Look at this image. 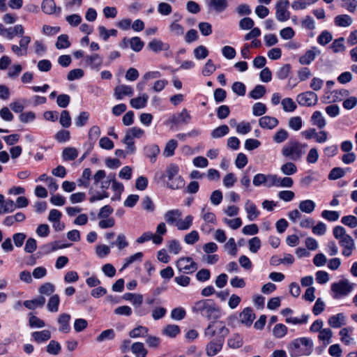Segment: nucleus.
<instances>
[{
	"label": "nucleus",
	"mask_w": 357,
	"mask_h": 357,
	"mask_svg": "<svg viewBox=\"0 0 357 357\" xmlns=\"http://www.w3.org/2000/svg\"><path fill=\"white\" fill-rule=\"evenodd\" d=\"M144 132L142 129L133 127L127 130L126 135L123 139V142L126 145L127 152L133 153L135 151V138H140Z\"/></svg>",
	"instance_id": "obj_8"
},
{
	"label": "nucleus",
	"mask_w": 357,
	"mask_h": 357,
	"mask_svg": "<svg viewBox=\"0 0 357 357\" xmlns=\"http://www.w3.org/2000/svg\"><path fill=\"white\" fill-rule=\"evenodd\" d=\"M210 13H220L228 7L227 0H209L207 3Z\"/></svg>",
	"instance_id": "obj_18"
},
{
	"label": "nucleus",
	"mask_w": 357,
	"mask_h": 357,
	"mask_svg": "<svg viewBox=\"0 0 357 357\" xmlns=\"http://www.w3.org/2000/svg\"><path fill=\"white\" fill-rule=\"evenodd\" d=\"M311 122L312 125L317 126L320 129L323 128L326 124L322 113L319 111L313 112L311 116Z\"/></svg>",
	"instance_id": "obj_31"
},
{
	"label": "nucleus",
	"mask_w": 357,
	"mask_h": 357,
	"mask_svg": "<svg viewBox=\"0 0 357 357\" xmlns=\"http://www.w3.org/2000/svg\"><path fill=\"white\" fill-rule=\"evenodd\" d=\"M224 342L225 340L222 337L211 339L205 347L206 355L208 357L215 356L222 351Z\"/></svg>",
	"instance_id": "obj_10"
},
{
	"label": "nucleus",
	"mask_w": 357,
	"mask_h": 357,
	"mask_svg": "<svg viewBox=\"0 0 357 357\" xmlns=\"http://www.w3.org/2000/svg\"><path fill=\"white\" fill-rule=\"evenodd\" d=\"M170 33L176 36H181L184 33V29L183 26L177 22L176 20L173 22L169 26Z\"/></svg>",
	"instance_id": "obj_52"
},
{
	"label": "nucleus",
	"mask_w": 357,
	"mask_h": 357,
	"mask_svg": "<svg viewBox=\"0 0 357 357\" xmlns=\"http://www.w3.org/2000/svg\"><path fill=\"white\" fill-rule=\"evenodd\" d=\"M267 108L262 102H256L252 106V114L254 116H259L266 112Z\"/></svg>",
	"instance_id": "obj_58"
},
{
	"label": "nucleus",
	"mask_w": 357,
	"mask_h": 357,
	"mask_svg": "<svg viewBox=\"0 0 357 357\" xmlns=\"http://www.w3.org/2000/svg\"><path fill=\"white\" fill-rule=\"evenodd\" d=\"M289 2L288 0H280L276 6L275 17L278 21L284 22L289 19L290 13L288 10Z\"/></svg>",
	"instance_id": "obj_12"
},
{
	"label": "nucleus",
	"mask_w": 357,
	"mask_h": 357,
	"mask_svg": "<svg viewBox=\"0 0 357 357\" xmlns=\"http://www.w3.org/2000/svg\"><path fill=\"white\" fill-rule=\"evenodd\" d=\"M281 172L284 175H292L297 172L296 166L291 162H287L282 165L280 167Z\"/></svg>",
	"instance_id": "obj_47"
},
{
	"label": "nucleus",
	"mask_w": 357,
	"mask_h": 357,
	"mask_svg": "<svg viewBox=\"0 0 357 357\" xmlns=\"http://www.w3.org/2000/svg\"><path fill=\"white\" fill-rule=\"evenodd\" d=\"M303 125L302 119L300 116H293L289 119L288 126L294 130H299Z\"/></svg>",
	"instance_id": "obj_51"
},
{
	"label": "nucleus",
	"mask_w": 357,
	"mask_h": 357,
	"mask_svg": "<svg viewBox=\"0 0 357 357\" xmlns=\"http://www.w3.org/2000/svg\"><path fill=\"white\" fill-rule=\"evenodd\" d=\"M179 167L176 164H170L167 167L166 169V176L168 178L169 182L168 185L172 189H178L182 185H183V181L181 178V177H178L176 179V183L172 180L175 176H176L178 173Z\"/></svg>",
	"instance_id": "obj_9"
},
{
	"label": "nucleus",
	"mask_w": 357,
	"mask_h": 357,
	"mask_svg": "<svg viewBox=\"0 0 357 357\" xmlns=\"http://www.w3.org/2000/svg\"><path fill=\"white\" fill-rule=\"evenodd\" d=\"M178 146L175 139H171L167 142L163 151V155L165 157H171L174 155V151Z\"/></svg>",
	"instance_id": "obj_40"
},
{
	"label": "nucleus",
	"mask_w": 357,
	"mask_h": 357,
	"mask_svg": "<svg viewBox=\"0 0 357 357\" xmlns=\"http://www.w3.org/2000/svg\"><path fill=\"white\" fill-rule=\"evenodd\" d=\"M131 350L136 357H146L147 354V351L145 349L144 346L142 342H135L132 344Z\"/></svg>",
	"instance_id": "obj_37"
},
{
	"label": "nucleus",
	"mask_w": 357,
	"mask_h": 357,
	"mask_svg": "<svg viewBox=\"0 0 357 357\" xmlns=\"http://www.w3.org/2000/svg\"><path fill=\"white\" fill-rule=\"evenodd\" d=\"M24 31L21 24H17L13 27L6 29L3 24H0V35L5 36L8 40H12L15 36H22Z\"/></svg>",
	"instance_id": "obj_16"
},
{
	"label": "nucleus",
	"mask_w": 357,
	"mask_h": 357,
	"mask_svg": "<svg viewBox=\"0 0 357 357\" xmlns=\"http://www.w3.org/2000/svg\"><path fill=\"white\" fill-rule=\"evenodd\" d=\"M335 23L338 26L347 27L349 26L352 22V18L348 15H339L335 17Z\"/></svg>",
	"instance_id": "obj_33"
},
{
	"label": "nucleus",
	"mask_w": 357,
	"mask_h": 357,
	"mask_svg": "<svg viewBox=\"0 0 357 357\" xmlns=\"http://www.w3.org/2000/svg\"><path fill=\"white\" fill-rule=\"evenodd\" d=\"M225 249L232 256H235L237 254V247L234 238H230L225 244Z\"/></svg>",
	"instance_id": "obj_59"
},
{
	"label": "nucleus",
	"mask_w": 357,
	"mask_h": 357,
	"mask_svg": "<svg viewBox=\"0 0 357 357\" xmlns=\"http://www.w3.org/2000/svg\"><path fill=\"white\" fill-rule=\"evenodd\" d=\"M31 336L35 342L41 343L51 338V333L48 330H43L32 333Z\"/></svg>",
	"instance_id": "obj_30"
},
{
	"label": "nucleus",
	"mask_w": 357,
	"mask_h": 357,
	"mask_svg": "<svg viewBox=\"0 0 357 357\" xmlns=\"http://www.w3.org/2000/svg\"><path fill=\"white\" fill-rule=\"evenodd\" d=\"M112 178V176L107 177L105 172L102 169L98 170L93 176L94 184L98 185L102 190L107 189L109 187Z\"/></svg>",
	"instance_id": "obj_14"
},
{
	"label": "nucleus",
	"mask_w": 357,
	"mask_h": 357,
	"mask_svg": "<svg viewBox=\"0 0 357 357\" xmlns=\"http://www.w3.org/2000/svg\"><path fill=\"white\" fill-rule=\"evenodd\" d=\"M133 90L132 87L127 85H120L115 88L114 96L117 100H121L124 96H132Z\"/></svg>",
	"instance_id": "obj_27"
},
{
	"label": "nucleus",
	"mask_w": 357,
	"mask_h": 357,
	"mask_svg": "<svg viewBox=\"0 0 357 357\" xmlns=\"http://www.w3.org/2000/svg\"><path fill=\"white\" fill-rule=\"evenodd\" d=\"M146 155L150 158L151 162H154L157 155L160 153V149L157 145H151L145 148Z\"/></svg>",
	"instance_id": "obj_42"
},
{
	"label": "nucleus",
	"mask_w": 357,
	"mask_h": 357,
	"mask_svg": "<svg viewBox=\"0 0 357 357\" xmlns=\"http://www.w3.org/2000/svg\"><path fill=\"white\" fill-rule=\"evenodd\" d=\"M351 329L349 328H343L339 332L340 340L345 344H349L353 342V338L351 337L350 333Z\"/></svg>",
	"instance_id": "obj_46"
},
{
	"label": "nucleus",
	"mask_w": 357,
	"mask_h": 357,
	"mask_svg": "<svg viewBox=\"0 0 357 357\" xmlns=\"http://www.w3.org/2000/svg\"><path fill=\"white\" fill-rule=\"evenodd\" d=\"M287 332V328L282 324H276L273 330V333L275 337L281 338L284 337Z\"/></svg>",
	"instance_id": "obj_57"
},
{
	"label": "nucleus",
	"mask_w": 357,
	"mask_h": 357,
	"mask_svg": "<svg viewBox=\"0 0 357 357\" xmlns=\"http://www.w3.org/2000/svg\"><path fill=\"white\" fill-rule=\"evenodd\" d=\"M282 109L286 112H292L296 109V105L291 98H285L281 101Z\"/></svg>",
	"instance_id": "obj_44"
},
{
	"label": "nucleus",
	"mask_w": 357,
	"mask_h": 357,
	"mask_svg": "<svg viewBox=\"0 0 357 357\" xmlns=\"http://www.w3.org/2000/svg\"><path fill=\"white\" fill-rule=\"evenodd\" d=\"M291 357L309 356L313 351V342L307 337H299L294 340L288 346Z\"/></svg>",
	"instance_id": "obj_3"
},
{
	"label": "nucleus",
	"mask_w": 357,
	"mask_h": 357,
	"mask_svg": "<svg viewBox=\"0 0 357 357\" xmlns=\"http://www.w3.org/2000/svg\"><path fill=\"white\" fill-rule=\"evenodd\" d=\"M143 257V253L139 252H137L135 255L130 256L124 259V264L123 265V267L121 269H124L127 268L130 264L134 263L136 261H141L142 258Z\"/></svg>",
	"instance_id": "obj_60"
},
{
	"label": "nucleus",
	"mask_w": 357,
	"mask_h": 357,
	"mask_svg": "<svg viewBox=\"0 0 357 357\" xmlns=\"http://www.w3.org/2000/svg\"><path fill=\"white\" fill-rule=\"evenodd\" d=\"M306 145L297 141H289L282 149V154L284 157L291 160H299L305 153Z\"/></svg>",
	"instance_id": "obj_6"
},
{
	"label": "nucleus",
	"mask_w": 357,
	"mask_h": 357,
	"mask_svg": "<svg viewBox=\"0 0 357 357\" xmlns=\"http://www.w3.org/2000/svg\"><path fill=\"white\" fill-rule=\"evenodd\" d=\"M199 240V235L197 231L192 230L184 236V242L188 245H193Z\"/></svg>",
	"instance_id": "obj_48"
},
{
	"label": "nucleus",
	"mask_w": 357,
	"mask_h": 357,
	"mask_svg": "<svg viewBox=\"0 0 357 357\" xmlns=\"http://www.w3.org/2000/svg\"><path fill=\"white\" fill-rule=\"evenodd\" d=\"M149 96L147 94L144 93L139 97L132 98L130 101V104L132 107L135 109L144 108L147 103Z\"/></svg>",
	"instance_id": "obj_29"
},
{
	"label": "nucleus",
	"mask_w": 357,
	"mask_h": 357,
	"mask_svg": "<svg viewBox=\"0 0 357 357\" xmlns=\"http://www.w3.org/2000/svg\"><path fill=\"white\" fill-rule=\"evenodd\" d=\"M61 344L55 340H51L46 347V351L50 355L56 356L61 352Z\"/></svg>",
	"instance_id": "obj_39"
},
{
	"label": "nucleus",
	"mask_w": 357,
	"mask_h": 357,
	"mask_svg": "<svg viewBox=\"0 0 357 357\" xmlns=\"http://www.w3.org/2000/svg\"><path fill=\"white\" fill-rule=\"evenodd\" d=\"M329 326L332 328H340L346 324V317L343 313H338L329 317L328 320Z\"/></svg>",
	"instance_id": "obj_24"
},
{
	"label": "nucleus",
	"mask_w": 357,
	"mask_h": 357,
	"mask_svg": "<svg viewBox=\"0 0 357 357\" xmlns=\"http://www.w3.org/2000/svg\"><path fill=\"white\" fill-rule=\"evenodd\" d=\"M354 289V284L349 280L344 279L331 284V291L334 298H339L348 295Z\"/></svg>",
	"instance_id": "obj_7"
},
{
	"label": "nucleus",
	"mask_w": 357,
	"mask_h": 357,
	"mask_svg": "<svg viewBox=\"0 0 357 357\" xmlns=\"http://www.w3.org/2000/svg\"><path fill=\"white\" fill-rule=\"evenodd\" d=\"M244 208L247 213V218L250 221H254L260 215V211L255 204L249 199L245 202Z\"/></svg>",
	"instance_id": "obj_19"
},
{
	"label": "nucleus",
	"mask_w": 357,
	"mask_h": 357,
	"mask_svg": "<svg viewBox=\"0 0 357 357\" xmlns=\"http://www.w3.org/2000/svg\"><path fill=\"white\" fill-rule=\"evenodd\" d=\"M29 325L31 328H43L45 326V321L38 317L29 314Z\"/></svg>",
	"instance_id": "obj_53"
},
{
	"label": "nucleus",
	"mask_w": 357,
	"mask_h": 357,
	"mask_svg": "<svg viewBox=\"0 0 357 357\" xmlns=\"http://www.w3.org/2000/svg\"><path fill=\"white\" fill-rule=\"evenodd\" d=\"M255 319V314L250 307H245L239 314V320L242 324L250 326Z\"/></svg>",
	"instance_id": "obj_20"
},
{
	"label": "nucleus",
	"mask_w": 357,
	"mask_h": 357,
	"mask_svg": "<svg viewBox=\"0 0 357 357\" xmlns=\"http://www.w3.org/2000/svg\"><path fill=\"white\" fill-rule=\"evenodd\" d=\"M148 47L154 52L167 51L169 49V45L163 43L160 40L154 39L148 44Z\"/></svg>",
	"instance_id": "obj_26"
},
{
	"label": "nucleus",
	"mask_w": 357,
	"mask_h": 357,
	"mask_svg": "<svg viewBox=\"0 0 357 357\" xmlns=\"http://www.w3.org/2000/svg\"><path fill=\"white\" fill-rule=\"evenodd\" d=\"M261 240L259 237H253L248 241L249 250L252 253H257L261 248Z\"/></svg>",
	"instance_id": "obj_54"
},
{
	"label": "nucleus",
	"mask_w": 357,
	"mask_h": 357,
	"mask_svg": "<svg viewBox=\"0 0 357 357\" xmlns=\"http://www.w3.org/2000/svg\"><path fill=\"white\" fill-rule=\"evenodd\" d=\"M85 65L96 71L100 70L102 65V57L98 54H92L84 56Z\"/></svg>",
	"instance_id": "obj_17"
},
{
	"label": "nucleus",
	"mask_w": 357,
	"mask_h": 357,
	"mask_svg": "<svg viewBox=\"0 0 357 357\" xmlns=\"http://www.w3.org/2000/svg\"><path fill=\"white\" fill-rule=\"evenodd\" d=\"M181 332L180 328L178 326L175 324H169L166 326L163 329V333L169 337H175L177 335H178Z\"/></svg>",
	"instance_id": "obj_38"
},
{
	"label": "nucleus",
	"mask_w": 357,
	"mask_h": 357,
	"mask_svg": "<svg viewBox=\"0 0 357 357\" xmlns=\"http://www.w3.org/2000/svg\"><path fill=\"white\" fill-rule=\"evenodd\" d=\"M229 132V128L227 125H222L215 129H214L211 132V137L213 138H220L226 135H227Z\"/></svg>",
	"instance_id": "obj_43"
},
{
	"label": "nucleus",
	"mask_w": 357,
	"mask_h": 357,
	"mask_svg": "<svg viewBox=\"0 0 357 357\" xmlns=\"http://www.w3.org/2000/svg\"><path fill=\"white\" fill-rule=\"evenodd\" d=\"M59 297L57 294H55L50 297L47 303V308L50 312H57L59 304Z\"/></svg>",
	"instance_id": "obj_56"
},
{
	"label": "nucleus",
	"mask_w": 357,
	"mask_h": 357,
	"mask_svg": "<svg viewBox=\"0 0 357 357\" xmlns=\"http://www.w3.org/2000/svg\"><path fill=\"white\" fill-rule=\"evenodd\" d=\"M167 233V227L165 222H160L156 228L155 234H153V243L155 245H160L162 243L163 238L162 235Z\"/></svg>",
	"instance_id": "obj_28"
},
{
	"label": "nucleus",
	"mask_w": 357,
	"mask_h": 357,
	"mask_svg": "<svg viewBox=\"0 0 357 357\" xmlns=\"http://www.w3.org/2000/svg\"><path fill=\"white\" fill-rule=\"evenodd\" d=\"M228 333L229 329L225 323L217 319L209 322L204 331V335L208 339H213L215 337V338L222 337L225 340Z\"/></svg>",
	"instance_id": "obj_5"
},
{
	"label": "nucleus",
	"mask_w": 357,
	"mask_h": 357,
	"mask_svg": "<svg viewBox=\"0 0 357 357\" xmlns=\"http://www.w3.org/2000/svg\"><path fill=\"white\" fill-rule=\"evenodd\" d=\"M266 88L263 85H257L253 90H252L249 96L250 98L257 100L262 98L266 93Z\"/></svg>",
	"instance_id": "obj_41"
},
{
	"label": "nucleus",
	"mask_w": 357,
	"mask_h": 357,
	"mask_svg": "<svg viewBox=\"0 0 357 357\" xmlns=\"http://www.w3.org/2000/svg\"><path fill=\"white\" fill-rule=\"evenodd\" d=\"M41 8L43 11L47 15L60 13V8H56L54 0H43Z\"/></svg>",
	"instance_id": "obj_25"
},
{
	"label": "nucleus",
	"mask_w": 357,
	"mask_h": 357,
	"mask_svg": "<svg viewBox=\"0 0 357 357\" xmlns=\"http://www.w3.org/2000/svg\"><path fill=\"white\" fill-rule=\"evenodd\" d=\"M344 38H339L338 39H336L333 42L330 47L334 53L344 52L346 49L344 45Z\"/></svg>",
	"instance_id": "obj_45"
},
{
	"label": "nucleus",
	"mask_w": 357,
	"mask_h": 357,
	"mask_svg": "<svg viewBox=\"0 0 357 357\" xmlns=\"http://www.w3.org/2000/svg\"><path fill=\"white\" fill-rule=\"evenodd\" d=\"M291 71V66L289 63L284 64L278 70L276 75L280 79H286Z\"/></svg>",
	"instance_id": "obj_62"
},
{
	"label": "nucleus",
	"mask_w": 357,
	"mask_h": 357,
	"mask_svg": "<svg viewBox=\"0 0 357 357\" xmlns=\"http://www.w3.org/2000/svg\"><path fill=\"white\" fill-rule=\"evenodd\" d=\"M57 49H66L70 46V43L68 40V36L66 34H62L57 38L55 44Z\"/></svg>",
	"instance_id": "obj_49"
},
{
	"label": "nucleus",
	"mask_w": 357,
	"mask_h": 357,
	"mask_svg": "<svg viewBox=\"0 0 357 357\" xmlns=\"http://www.w3.org/2000/svg\"><path fill=\"white\" fill-rule=\"evenodd\" d=\"M296 100L301 105L310 107L317 104L318 96L312 91H307L299 94L297 96Z\"/></svg>",
	"instance_id": "obj_15"
},
{
	"label": "nucleus",
	"mask_w": 357,
	"mask_h": 357,
	"mask_svg": "<svg viewBox=\"0 0 357 357\" xmlns=\"http://www.w3.org/2000/svg\"><path fill=\"white\" fill-rule=\"evenodd\" d=\"M333 331L330 328H323L319 333L318 339L323 342V344L328 345L331 342Z\"/></svg>",
	"instance_id": "obj_34"
},
{
	"label": "nucleus",
	"mask_w": 357,
	"mask_h": 357,
	"mask_svg": "<svg viewBox=\"0 0 357 357\" xmlns=\"http://www.w3.org/2000/svg\"><path fill=\"white\" fill-rule=\"evenodd\" d=\"M315 203L310 199L301 201L298 204L299 209L304 213H311L315 208Z\"/></svg>",
	"instance_id": "obj_35"
},
{
	"label": "nucleus",
	"mask_w": 357,
	"mask_h": 357,
	"mask_svg": "<svg viewBox=\"0 0 357 357\" xmlns=\"http://www.w3.org/2000/svg\"><path fill=\"white\" fill-rule=\"evenodd\" d=\"M176 267L180 272L192 273L197 269V264L190 257H182L176 261Z\"/></svg>",
	"instance_id": "obj_11"
},
{
	"label": "nucleus",
	"mask_w": 357,
	"mask_h": 357,
	"mask_svg": "<svg viewBox=\"0 0 357 357\" xmlns=\"http://www.w3.org/2000/svg\"><path fill=\"white\" fill-rule=\"evenodd\" d=\"M320 50L317 47H312L299 58V63L302 65H308L313 61L315 59L316 56L320 54Z\"/></svg>",
	"instance_id": "obj_22"
},
{
	"label": "nucleus",
	"mask_w": 357,
	"mask_h": 357,
	"mask_svg": "<svg viewBox=\"0 0 357 357\" xmlns=\"http://www.w3.org/2000/svg\"><path fill=\"white\" fill-rule=\"evenodd\" d=\"M59 122L64 128H68L71 125V117L67 110H63L61 113Z\"/></svg>",
	"instance_id": "obj_63"
},
{
	"label": "nucleus",
	"mask_w": 357,
	"mask_h": 357,
	"mask_svg": "<svg viewBox=\"0 0 357 357\" xmlns=\"http://www.w3.org/2000/svg\"><path fill=\"white\" fill-rule=\"evenodd\" d=\"M98 31H99L100 36L104 40H107L110 36H116L117 34V31L116 29L107 30L103 26H100L98 27Z\"/></svg>",
	"instance_id": "obj_55"
},
{
	"label": "nucleus",
	"mask_w": 357,
	"mask_h": 357,
	"mask_svg": "<svg viewBox=\"0 0 357 357\" xmlns=\"http://www.w3.org/2000/svg\"><path fill=\"white\" fill-rule=\"evenodd\" d=\"M70 318L71 317L69 314L63 313L59 315L58 318V323L59 324V331L64 333H68L70 331V326L69 324Z\"/></svg>",
	"instance_id": "obj_23"
},
{
	"label": "nucleus",
	"mask_w": 357,
	"mask_h": 357,
	"mask_svg": "<svg viewBox=\"0 0 357 357\" xmlns=\"http://www.w3.org/2000/svg\"><path fill=\"white\" fill-rule=\"evenodd\" d=\"M78 156V151L74 147H66L63 150L62 158L64 160H73Z\"/></svg>",
	"instance_id": "obj_36"
},
{
	"label": "nucleus",
	"mask_w": 357,
	"mask_h": 357,
	"mask_svg": "<svg viewBox=\"0 0 357 357\" xmlns=\"http://www.w3.org/2000/svg\"><path fill=\"white\" fill-rule=\"evenodd\" d=\"M130 48L135 52H139L144 47V43L139 37H132L129 40Z\"/></svg>",
	"instance_id": "obj_50"
},
{
	"label": "nucleus",
	"mask_w": 357,
	"mask_h": 357,
	"mask_svg": "<svg viewBox=\"0 0 357 357\" xmlns=\"http://www.w3.org/2000/svg\"><path fill=\"white\" fill-rule=\"evenodd\" d=\"M334 237L338 240L339 244L343 248L342 254L344 257H349L355 249V243L352 237L346 233V230L341 226H336L333 230Z\"/></svg>",
	"instance_id": "obj_4"
},
{
	"label": "nucleus",
	"mask_w": 357,
	"mask_h": 357,
	"mask_svg": "<svg viewBox=\"0 0 357 357\" xmlns=\"http://www.w3.org/2000/svg\"><path fill=\"white\" fill-rule=\"evenodd\" d=\"M45 303V297L40 296L35 299L24 301L23 305L29 310H34L38 307L43 306Z\"/></svg>",
	"instance_id": "obj_32"
},
{
	"label": "nucleus",
	"mask_w": 357,
	"mask_h": 357,
	"mask_svg": "<svg viewBox=\"0 0 357 357\" xmlns=\"http://www.w3.org/2000/svg\"><path fill=\"white\" fill-rule=\"evenodd\" d=\"M341 222L351 228L357 227V218L354 215H346L342 218Z\"/></svg>",
	"instance_id": "obj_64"
},
{
	"label": "nucleus",
	"mask_w": 357,
	"mask_h": 357,
	"mask_svg": "<svg viewBox=\"0 0 357 357\" xmlns=\"http://www.w3.org/2000/svg\"><path fill=\"white\" fill-rule=\"evenodd\" d=\"M192 312L200 314L207 319H218L221 317V309L211 299H202L193 305Z\"/></svg>",
	"instance_id": "obj_1"
},
{
	"label": "nucleus",
	"mask_w": 357,
	"mask_h": 357,
	"mask_svg": "<svg viewBox=\"0 0 357 357\" xmlns=\"http://www.w3.org/2000/svg\"><path fill=\"white\" fill-rule=\"evenodd\" d=\"M289 137L288 132L284 129H280L278 132L275 133L273 137V139L276 143H282L284 142Z\"/></svg>",
	"instance_id": "obj_61"
},
{
	"label": "nucleus",
	"mask_w": 357,
	"mask_h": 357,
	"mask_svg": "<svg viewBox=\"0 0 357 357\" xmlns=\"http://www.w3.org/2000/svg\"><path fill=\"white\" fill-rule=\"evenodd\" d=\"M181 218L182 212L179 209L169 210L164 214V219L169 225L174 226L180 231L189 229L192 225L193 216L188 215L183 219Z\"/></svg>",
	"instance_id": "obj_2"
},
{
	"label": "nucleus",
	"mask_w": 357,
	"mask_h": 357,
	"mask_svg": "<svg viewBox=\"0 0 357 357\" xmlns=\"http://www.w3.org/2000/svg\"><path fill=\"white\" fill-rule=\"evenodd\" d=\"M279 123L278 119L270 116H264L259 119V125L261 128L272 130Z\"/></svg>",
	"instance_id": "obj_21"
},
{
	"label": "nucleus",
	"mask_w": 357,
	"mask_h": 357,
	"mask_svg": "<svg viewBox=\"0 0 357 357\" xmlns=\"http://www.w3.org/2000/svg\"><path fill=\"white\" fill-rule=\"evenodd\" d=\"M21 39L19 42V45H13L11 46L12 52L17 56H26L28 54V46L31 43V38L28 36H21Z\"/></svg>",
	"instance_id": "obj_13"
}]
</instances>
